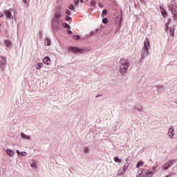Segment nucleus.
<instances>
[{
	"label": "nucleus",
	"instance_id": "37",
	"mask_svg": "<svg viewBox=\"0 0 177 177\" xmlns=\"http://www.w3.org/2000/svg\"><path fill=\"white\" fill-rule=\"evenodd\" d=\"M107 15V10H104L102 11V15Z\"/></svg>",
	"mask_w": 177,
	"mask_h": 177
},
{
	"label": "nucleus",
	"instance_id": "18",
	"mask_svg": "<svg viewBox=\"0 0 177 177\" xmlns=\"http://www.w3.org/2000/svg\"><path fill=\"white\" fill-rule=\"evenodd\" d=\"M125 172V170H124V169H119V171H118V175L119 176H121V175H123L124 174V173Z\"/></svg>",
	"mask_w": 177,
	"mask_h": 177
},
{
	"label": "nucleus",
	"instance_id": "1",
	"mask_svg": "<svg viewBox=\"0 0 177 177\" xmlns=\"http://www.w3.org/2000/svg\"><path fill=\"white\" fill-rule=\"evenodd\" d=\"M129 61L124 58L121 59L120 61V73L122 75H125L128 73V69L129 68Z\"/></svg>",
	"mask_w": 177,
	"mask_h": 177
},
{
	"label": "nucleus",
	"instance_id": "21",
	"mask_svg": "<svg viewBox=\"0 0 177 177\" xmlns=\"http://www.w3.org/2000/svg\"><path fill=\"white\" fill-rule=\"evenodd\" d=\"M30 167H31V168H34L35 169H37V163L33 161V162L30 164Z\"/></svg>",
	"mask_w": 177,
	"mask_h": 177
},
{
	"label": "nucleus",
	"instance_id": "35",
	"mask_svg": "<svg viewBox=\"0 0 177 177\" xmlns=\"http://www.w3.org/2000/svg\"><path fill=\"white\" fill-rule=\"evenodd\" d=\"M169 27V24L166 23L165 24V30L167 31V30H168V28Z\"/></svg>",
	"mask_w": 177,
	"mask_h": 177
},
{
	"label": "nucleus",
	"instance_id": "32",
	"mask_svg": "<svg viewBox=\"0 0 177 177\" xmlns=\"http://www.w3.org/2000/svg\"><path fill=\"white\" fill-rule=\"evenodd\" d=\"M23 2L24 3L27 5V6H28V3L30 2V0H23Z\"/></svg>",
	"mask_w": 177,
	"mask_h": 177
},
{
	"label": "nucleus",
	"instance_id": "26",
	"mask_svg": "<svg viewBox=\"0 0 177 177\" xmlns=\"http://www.w3.org/2000/svg\"><path fill=\"white\" fill-rule=\"evenodd\" d=\"M63 27H64L65 28H70V25H68V24L64 23Z\"/></svg>",
	"mask_w": 177,
	"mask_h": 177
},
{
	"label": "nucleus",
	"instance_id": "24",
	"mask_svg": "<svg viewBox=\"0 0 177 177\" xmlns=\"http://www.w3.org/2000/svg\"><path fill=\"white\" fill-rule=\"evenodd\" d=\"M114 161H115V162H121L120 158H118L117 156L114 158Z\"/></svg>",
	"mask_w": 177,
	"mask_h": 177
},
{
	"label": "nucleus",
	"instance_id": "36",
	"mask_svg": "<svg viewBox=\"0 0 177 177\" xmlns=\"http://www.w3.org/2000/svg\"><path fill=\"white\" fill-rule=\"evenodd\" d=\"M65 13H66V15H71V12L69 10H66L65 11Z\"/></svg>",
	"mask_w": 177,
	"mask_h": 177
},
{
	"label": "nucleus",
	"instance_id": "34",
	"mask_svg": "<svg viewBox=\"0 0 177 177\" xmlns=\"http://www.w3.org/2000/svg\"><path fill=\"white\" fill-rule=\"evenodd\" d=\"M115 20H118V21H119L120 25L121 24V18L118 17L115 18Z\"/></svg>",
	"mask_w": 177,
	"mask_h": 177
},
{
	"label": "nucleus",
	"instance_id": "15",
	"mask_svg": "<svg viewBox=\"0 0 177 177\" xmlns=\"http://www.w3.org/2000/svg\"><path fill=\"white\" fill-rule=\"evenodd\" d=\"M5 16L8 17V19H10V17H12V9L5 10Z\"/></svg>",
	"mask_w": 177,
	"mask_h": 177
},
{
	"label": "nucleus",
	"instance_id": "22",
	"mask_svg": "<svg viewBox=\"0 0 177 177\" xmlns=\"http://www.w3.org/2000/svg\"><path fill=\"white\" fill-rule=\"evenodd\" d=\"M83 153H86L87 154H89V148H88L86 147L85 148H84Z\"/></svg>",
	"mask_w": 177,
	"mask_h": 177
},
{
	"label": "nucleus",
	"instance_id": "16",
	"mask_svg": "<svg viewBox=\"0 0 177 177\" xmlns=\"http://www.w3.org/2000/svg\"><path fill=\"white\" fill-rule=\"evenodd\" d=\"M17 154H18V157H26L27 152L26 151L20 152V151L17 150Z\"/></svg>",
	"mask_w": 177,
	"mask_h": 177
},
{
	"label": "nucleus",
	"instance_id": "17",
	"mask_svg": "<svg viewBox=\"0 0 177 177\" xmlns=\"http://www.w3.org/2000/svg\"><path fill=\"white\" fill-rule=\"evenodd\" d=\"M44 44L46 45V46H50V45H52V43L50 42V39L46 37L45 39Z\"/></svg>",
	"mask_w": 177,
	"mask_h": 177
},
{
	"label": "nucleus",
	"instance_id": "10",
	"mask_svg": "<svg viewBox=\"0 0 177 177\" xmlns=\"http://www.w3.org/2000/svg\"><path fill=\"white\" fill-rule=\"evenodd\" d=\"M6 154L8 156V157L13 158L15 157V154H16V152L13 149H7L6 150Z\"/></svg>",
	"mask_w": 177,
	"mask_h": 177
},
{
	"label": "nucleus",
	"instance_id": "44",
	"mask_svg": "<svg viewBox=\"0 0 177 177\" xmlns=\"http://www.w3.org/2000/svg\"><path fill=\"white\" fill-rule=\"evenodd\" d=\"M80 3H84V0H80Z\"/></svg>",
	"mask_w": 177,
	"mask_h": 177
},
{
	"label": "nucleus",
	"instance_id": "27",
	"mask_svg": "<svg viewBox=\"0 0 177 177\" xmlns=\"http://www.w3.org/2000/svg\"><path fill=\"white\" fill-rule=\"evenodd\" d=\"M128 167H129V165L128 163H126L124 165V168L123 169L124 171H127V169H128Z\"/></svg>",
	"mask_w": 177,
	"mask_h": 177
},
{
	"label": "nucleus",
	"instance_id": "43",
	"mask_svg": "<svg viewBox=\"0 0 177 177\" xmlns=\"http://www.w3.org/2000/svg\"><path fill=\"white\" fill-rule=\"evenodd\" d=\"M167 23L169 24V23H171V19H168Z\"/></svg>",
	"mask_w": 177,
	"mask_h": 177
},
{
	"label": "nucleus",
	"instance_id": "13",
	"mask_svg": "<svg viewBox=\"0 0 177 177\" xmlns=\"http://www.w3.org/2000/svg\"><path fill=\"white\" fill-rule=\"evenodd\" d=\"M21 138H22V139H24L25 140H31V136H28L24 133H21Z\"/></svg>",
	"mask_w": 177,
	"mask_h": 177
},
{
	"label": "nucleus",
	"instance_id": "3",
	"mask_svg": "<svg viewBox=\"0 0 177 177\" xmlns=\"http://www.w3.org/2000/svg\"><path fill=\"white\" fill-rule=\"evenodd\" d=\"M176 162V159H172L167 162L164 163L162 166L161 168L163 171H167V169H169L170 167H172L175 163Z\"/></svg>",
	"mask_w": 177,
	"mask_h": 177
},
{
	"label": "nucleus",
	"instance_id": "4",
	"mask_svg": "<svg viewBox=\"0 0 177 177\" xmlns=\"http://www.w3.org/2000/svg\"><path fill=\"white\" fill-rule=\"evenodd\" d=\"M59 26H62V21L60 19H56L55 18H52L51 19V28L54 31L55 30H57V28L59 27Z\"/></svg>",
	"mask_w": 177,
	"mask_h": 177
},
{
	"label": "nucleus",
	"instance_id": "29",
	"mask_svg": "<svg viewBox=\"0 0 177 177\" xmlns=\"http://www.w3.org/2000/svg\"><path fill=\"white\" fill-rule=\"evenodd\" d=\"M161 14L162 15V16H165V15H167V11L163 9L161 10Z\"/></svg>",
	"mask_w": 177,
	"mask_h": 177
},
{
	"label": "nucleus",
	"instance_id": "20",
	"mask_svg": "<svg viewBox=\"0 0 177 177\" xmlns=\"http://www.w3.org/2000/svg\"><path fill=\"white\" fill-rule=\"evenodd\" d=\"M170 35H172V37L175 35V28H170Z\"/></svg>",
	"mask_w": 177,
	"mask_h": 177
},
{
	"label": "nucleus",
	"instance_id": "25",
	"mask_svg": "<svg viewBox=\"0 0 177 177\" xmlns=\"http://www.w3.org/2000/svg\"><path fill=\"white\" fill-rule=\"evenodd\" d=\"M91 6H96V1L91 0Z\"/></svg>",
	"mask_w": 177,
	"mask_h": 177
},
{
	"label": "nucleus",
	"instance_id": "23",
	"mask_svg": "<svg viewBox=\"0 0 177 177\" xmlns=\"http://www.w3.org/2000/svg\"><path fill=\"white\" fill-rule=\"evenodd\" d=\"M75 2V6H80V0H74Z\"/></svg>",
	"mask_w": 177,
	"mask_h": 177
},
{
	"label": "nucleus",
	"instance_id": "31",
	"mask_svg": "<svg viewBox=\"0 0 177 177\" xmlns=\"http://www.w3.org/2000/svg\"><path fill=\"white\" fill-rule=\"evenodd\" d=\"M73 39H80V36L75 35L73 36Z\"/></svg>",
	"mask_w": 177,
	"mask_h": 177
},
{
	"label": "nucleus",
	"instance_id": "8",
	"mask_svg": "<svg viewBox=\"0 0 177 177\" xmlns=\"http://www.w3.org/2000/svg\"><path fill=\"white\" fill-rule=\"evenodd\" d=\"M141 174L144 177H153V175H154V173L153 171L145 169H142L141 171Z\"/></svg>",
	"mask_w": 177,
	"mask_h": 177
},
{
	"label": "nucleus",
	"instance_id": "12",
	"mask_svg": "<svg viewBox=\"0 0 177 177\" xmlns=\"http://www.w3.org/2000/svg\"><path fill=\"white\" fill-rule=\"evenodd\" d=\"M60 17H62V12L58 11V12H55L53 19H55L57 20H60Z\"/></svg>",
	"mask_w": 177,
	"mask_h": 177
},
{
	"label": "nucleus",
	"instance_id": "39",
	"mask_svg": "<svg viewBox=\"0 0 177 177\" xmlns=\"http://www.w3.org/2000/svg\"><path fill=\"white\" fill-rule=\"evenodd\" d=\"M36 70H41V68H40L39 65H37L36 66Z\"/></svg>",
	"mask_w": 177,
	"mask_h": 177
},
{
	"label": "nucleus",
	"instance_id": "9",
	"mask_svg": "<svg viewBox=\"0 0 177 177\" xmlns=\"http://www.w3.org/2000/svg\"><path fill=\"white\" fill-rule=\"evenodd\" d=\"M167 135L170 139H174V136H175V129H174V127H169Z\"/></svg>",
	"mask_w": 177,
	"mask_h": 177
},
{
	"label": "nucleus",
	"instance_id": "28",
	"mask_svg": "<svg viewBox=\"0 0 177 177\" xmlns=\"http://www.w3.org/2000/svg\"><path fill=\"white\" fill-rule=\"evenodd\" d=\"M69 9H70V10H74L75 9V7H74V5L71 4L69 6Z\"/></svg>",
	"mask_w": 177,
	"mask_h": 177
},
{
	"label": "nucleus",
	"instance_id": "7",
	"mask_svg": "<svg viewBox=\"0 0 177 177\" xmlns=\"http://www.w3.org/2000/svg\"><path fill=\"white\" fill-rule=\"evenodd\" d=\"M169 9L171 10L172 15H174V17L175 19H176L177 17V10H176V6H175L174 4H171L169 6Z\"/></svg>",
	"mask_w": 177,
	"mask_h": 177
},
{
	"label": "nucleus",
	"instance_id": "5",
	"mask_svg": "<svg viewBox=\"0 0 177 177\" xmlns=\"http://www.w3.org/2000/svg\"><path fill=\"white\" fill-rule=\"evenodd\" d=\"M68 49L71 52H73V53H85V48H80L78 47L69 46Z\"/></svg>",
	"mask_w": 177,
	"mask_h": 177
},
{
	"label": "nucleus",
	"instance_id": "40",
	"mask_svg": "<svg viewBox=\"0 0 177 177\" xmlns=\"http://www.w3.org/2000/svg\"><path fill=\"white\" fill-rule=\"evenodd\" d=\"M37 65L39 66V67H40V68H42V63H39Z\"/></svg>",
	"mask_w": 177,
	"mask_h": 177
},
{
	"label": "nucleus",
	"instance_id": "30",
	"mask_svg": "<svg viewBox=\"0 0 177 177\" xmlns=\"http://www.w3.org/2000/svg\"><path fill=\"white\" fill-rule=\"evenodd\" d=\"M107 21H108L107 18H104V19H102V23H103L104 24H107Z\"/></svg>",
	"mask_w": 177,
	"mask_h": 177
},
{
	"label": "nucleus",
	"instance_id": "14",
	"mask_svg": "<svg viewBox=\"0 0 177 177\" xmlns=\"http://www.w3.org/2000/svg\"><path fill=\"white\" fill-rule=\"evenodd\" d=\"M3 44L6 48H12V41L10 40H4Z\"/></svg>",
	"mask_w": 177,
	"mask_h": 177
},
{
	"label": "nucleus",
	"instance_id": "11",
	"mask_svg": "<svg viewBox=\"0 0 177 177\" xmlns=\"http://www.w3.org/2000/svg\"><path fill=\"white\" fill-rule=\"evenodd\" d=\"M50 58L49 57H45L43 59V63L44 64H46L47 66H50Z\"/></svg>",
	"mask_w": 177,
	"mask_h": 177
},
{
	"label": "nucleus",
	"instance_id": "41",
	"mask_svg": "<svg viewBox=\"0 0 177 177\" xmlns=\"http://www.w3.org/2000/svg\"><path fill=\"white\" fill-rule=\"evenodd\" d=\"M67 32H68V34H73V31H71V30H68L67 31Z\"/></svg>",
	"mask_w": 177,
	"mask_h": 177
},
{
	"label": "nucleus",
	"instance_id": "38",
	"mask_svg": "<svg viewBox=\"0 0 177 177\" xmlns=\"http://www.w3.org/2000/svg\"><path fill=\"white\" fill-rule=\"evenodd\" d=\"M98 6H99L100 8H103V3H100L98 4Z\"/></svg>",
	"mask_w": 177,
	"mask_h": 177
},
{
	"label": "nucleus",
	"instance_id": "33",
	"mask_svg": "<svg viewBox=\"0 0 177 177\" xmlns=\"http://www.w3.org/2000/svg\"><path fill=\"white\" fill-rule=\"evenodd\" d=\"M65 20L66 21H68V20H71V17H68V15H67L66 17H65Z\"/></svg>",
	"mask_w": 177,
	"mask_h": 177
},
{
	"label": "nucleus",
	"instance_id": "6",
	"mask_svg": "<svg viewBox=\"0 0 177 177\" xmlns=\"http://www.w3.org/2000/svg\"><path fill=\"white\" fill-rule=\"evenodd\" d=\"M6 57L2 55H0V68L1 70H5L6 67Z\"/></svg>",
	"mask_w": 177,
	"mask_h": 177
},
{
	"label": "nucleus",
	"instance_id": "19",
	"mask_svg": "<svg viewBox=\"0 0 177 177\" xmlns=\"http://www.w3.org/2000/svg\"><path fill=\"white\" fill-rule=\"evenodd\" d=\"M144 164L145 163L142 161L138 162L137 165H136V168H140V167H143Z\"/></svg>",
	"mask_w": 177,
	"mask_h": 177
},
{
	"label": "nucleus",
	"instance_id": "45",
	"mask_svg": "<svg viewBox=\"0 0 177 177\" xmlns=\"http://www.w3.org/2000/svg\"><path fill=\"white\" fill-rule=\"evenodd\" d=\"M155 169H156V167H153V171H155Z\"/></svg>",
	"mask_w": 177,
	"mask_h": 177
},
{
	"label": "nucleus",
	"instance_id": "46",
	"mask_svg": "<svg viewBox=\"0 0 177 177\" xmlns=\"http://www.w3.org/2000/svg\"><path fill=\"white\" fill-rule=\"evenodd\" d=\"M138 111H140V109H138Z\"/></svg>",
	"mask_w": 177,
	"mask_h": 177
},
{
	"label": "nucleus",
	"instance_id": "2",
	"mask_svg": "<svg viewBox=\"0 0 177 177\" xmlns=\"http://www.w3.org/2000/svg\"><path fill=\"white\" fill-rule=\"evenodd\" d=\"M150 48V41L149 39H146L144 41V46L142 48L141 51V57L142 59H146V57L148 56L149 52V49Z\"/></svg>",
	"mask_w": 177,
	"mask_h": 177
},
{
	"label": "nucleus",
	"instance_id": "42",
	"mask_svg": "<svg viewBox=\"0 0 177 177\" xmlns=\"http://www.w3.org/2000/svg\"><path fill=\"white\" fill-rule=\"evenodd\" d=\"M95 32H97V31H93V32L91 33V35H93V34H95Z\"/></svg>",
	"mask_w": 177,
	"mask_h": 177
}]
</instances>
